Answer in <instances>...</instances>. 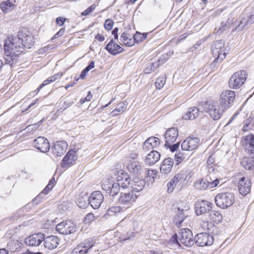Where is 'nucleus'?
Returning a JSON list of instances; mask_svg holds the SVG:
<instances>
[{
    "instance_id": "23",
    "label": "nucleus",
    "mask_w": 254,
    "mask_h": 254,
    "mask_svg": "<svg viewBox=\"0 0 254 254\" xmlns=\"http://www.w3.org/2000/svg\"><path fill=\"white\" fill-rule=\"evenodd\" d=\"M136 198L137 196L131 191L128 193L121 192L118 200L120 204L129 206L132 204Z\"/></svg>"
},
{
    "instance_id": "56",
    "label": "nucleus",
    "mask_w": 254,
    "mask_h": 254,
    "mask_svg": "<svg viewBox=\"0 0 254 254\" xmlns=\"http://www.w3.org/2000/svg\"><path fill=\"white\" fill-rule=\"evenodd\" d=\"M92 97V95L91 94L90 92L89 91L87 96L85 98H84V99H83L81 102L82 103H83L86 101H89L91 99Z\"/></svg>"
},
{
    "instance_id": "28",
    "label": "nucleus",
    "mask_w": 254,
    "mask_h": 254,
    "mask_svg": "<svg viewBox=\"0 0 254 254\" xmlns=\"http://www.w3.org/2000/svg\"><path fill=\"white\" fill-rule=\"evenodd\" d=\"M173 164L174 160L173 158L168 157L165 159L160 167L161 173L164 175L170 173L172 170Z\"/></svg>"
},
{
    "instance_id": "8",
    "label": "nucleus",
    "mask_w": 254,
    "mask_h": 254,
    "mask_svg": "<svg viewBox=\"0 0 254 254\" xmlns=\"http://www.w3.org/2000/svg\"><path fill=\"white\" fill-rule=\"evenodd\" d=\"M102 189L110 196H114L120 191L119 184L113 179H106L102 184Z\"/></svg>"
},
{
    "instance_id": "7",
    "label": "nucleus",
    "mask_w": 254,
    "mask_h": 254,
    "mask_svg": "<svg viewBox=\"0 0 254 254\" xmlns=\"http://www.w3.org/2000/svg\"><path fill=\"white\" fill-rule=\"evenodd\" d=\"M247 79V74L245 70L236 72L231 77L229 80L230 88L233 89L239 88L245 82Z\"/></svg>"
},
{
    "instance_id": "62",
    "label": "nucleus",
    "mask_w": 254,
    "mask_h": 254,
    "mask_svg": "<svg viewBox=\"0 0 254 254\" xmlns=\"http://www.w3.org/2000/svg\"><path fill=\"white\" fill-rule=\"evenodd\" d=\"M207 37H204L203 38H202L201 40L198 41L196 43V44L194 45V48H196L195 46H200L202 44V42L205 41L207 40Z\"/></svg>"
},
{
    "instance_id": "22",
    "label": "nucleus",
    "mask_w": 254,
    "mask_h": 254,
    "mask_svg": "<svg viewBox=\"0 0 254 254\" xmlns=\"http://www.w3.org/2000/svg\"><path fill=\"white\" fill-rule=\"evenodd\" d=\"M68 144L64 140L56 141L52 148L54 155L56 156H62L66 151Z\"/></svg>"
},
{
    "instance_id": "36",
    "label": "nucleus",
    "mask_w": 254,
    "mask_h": 254,
    "mask_svg": "<svg viewBox=\"0 0 254 254\" xmlns=\"http://www.w3.org/2000/svg\"><path fill=\"white\" fill-rule=\"evenodd\" d=\"M82 246L85 248L86 250H88L90 254H97V253H92V249L95 247L96 241L92 238H89L85 240L84 241L80 243Z\"/></svg>"
},
{
    "instance_id": "46",
    "label": "nucleus",
    "mask_w": 254,
    "mask_h": 254,
    "mask_svg": "<svg viewBox=\"0 0 254 254\" xmlns=\"http://www.w3.org/2000/svg\"><path fill=\"white\" fill-rule=\"evenodd\" d=\"M88 197L87 196H85V197L81 196L77 198L76 203L78 207L80 208L85 207L87 204V201H88Z\"/></svg>"
},
{
    "instance_id": "58",
    "label": "nucleus",
    "mask_w": 254,
    "mask_h": 254,
    "mask_svg": "<svg viewBox=\"0 0 254 254\" xmlns=\"http://www.w3.org/2000/svg\"><path fill=\"white\" fill-rule=\"evenodd\" d=\"M94 67V62L91 61L89 64L84 68L85 70L88 72L90 69Z\"/></svg>"
},
{
    "instance_id": "39",
    "label": "nucleus",
    "mask_w": 254,
    "mask_h": 254,
    "mask_svg": "<svg viewBox=\"0 0 254 254\" xmlns=\"http://www.w3.org/2000/svg\"><path fill=\"white\" fill-rule=\"evenodd\" d=\"M121 40L123 44L127 47H131L134 44V40L133 38H129L128 33H123L121 35Z\"/></svg>"
},
{
    "instance_id": "16",
    "label": "nucleus",
    "mask_w": 254,
    "mask_h": 254,
    "mask_svg": "<svg viewBox=\"0 0 254 254\" xmlns=\"http://www.w3.org/2000/svg\"><path fill=\"white\" fill-rule=\"evenodd\" d=\"M177 210L174 218V222L176 225L179 226L188 216L190 213V206L188 205H185L183 207L179 206Z\"/></svg>"
},
{
    "instance_id": "35",
    "label": "nucleus",
    "mask_w": 254,
    "mask_h": 254,
    "mask_svg": "<svg viewBox=\"0 0 254 254\" xmlns=\"http://www.w3.org/2000/svg\"><path fill=\"white\" fill-rule=\"evenodd\" d=\"M183 179V176L180 173L176 174L167 184L168 192H173L174 188L179 181Z\"/></svg>"
},
{
    "instance_id": "43",
    "label": "nucleus",
    "mask_w": 254,
    "mask_h": 254,
    "mask_svg": "<svg viewBox=\"0 0 254 254\" xmlns=\"http://www.w3.org/2000/svg\"><path fill=\"white\" fill-rule=\"evenodd\" d=\"M121 210L120 206H112L108 209L106 215L110 216H116L121 212Z\"/></svg>"
},
{
    "instance_id": "41",
    "label": "nucleus",
    "mask_w": 254,
    "mask_h": 254,
    "mask_svg": "<svg viewBox=\"0 0 254 254\" xmlns=\"http://www.w3.org/2000/svg\"><path fill=\"white\" fill-rule=\"evenodd\" d=\"M159 66L158 62L155 63H149L146 65V67L144 69L145 74H149L154 71Z\"/></svg>"
},
{
    "instance_id": "57",
    "label": "nucleus",
    "mask_w": 254,
    "mask_h": 254,
    "mask_svg": "<svg viewBox=\"0 0 254 254\" xmlns=\"http://www.w3.org/2000/svg\"><path fill=\"white\" fill-rule=\"evenodd\" d=\"M65 19L63 17H58L56 19V23L60 26H62L64 22Z\"/></svg>"
},
{
    "instance_id": "21",
    "label": "nucleus",
    "mask_w": 254,
    "mask_h": 254,
    "mask_svg": "<svg viewBox=\"0 0 254 254\" xmlns=\"http://www.w3.org/2000/svg\"><path fill=\"white\" fill-rule=\"evenodd\" d=\"M199 142L197 137H189L182 142L181 148L183 150L191 151L197 147Z\"/></svg>"
},
{
    "instance_id": "26",
    "label": "nucleus",
    "mask_w": 254,
    "mask_h": 254,
    "mask_svg": "<svg viewBox=\"0 0 254 254\" xmlns=\"http://www.w3.org/2000/svg\"><path fill=\"white\" fill-rule=\"evenodd\" d=\"M105 49L110 54L113 55L119 54L124 50V49L116 43L113 39L107 44Z\"/></svg>"
},
{
    "instance_id": "1",
    "label": "nucleus",
    "mask_w": 254,
    "mask_h": 254,
    "mask_svg": "<svg viewBox=\"0 0 254 254\" xmlns=\"http://www.w3.org/2000/svg\"><path fill=\"white\" fill-rule=\"evenodd\" d=\"M35 43V39L31 33H17L16 35L7 37L4 45L5 64L11 67L16 64L24 47L30 48Z\"/></svg>"
},
{
    "instance_id": "19",
    "label": "nucleus",
    "mask_w": 254,
    "mask_h": 254,
    "mask_svg": "<svg viewBox=\"0 0 254 254\" xmlns=\"http://www.w3.org/2000/svg\"><path fill=\"white\" fill-rule=\"evenodd\" d=\"M243 146L248 155L254 157V135L250 134L243 137Z\"/></svg>"
},
{
    "instance_id": "44",
    "label": "nucleus",
    "mask_w": 254,
    "mask_h": 254,
    "mask_svg": "<svg viewBox=\"0 0 254 254\" xmlns=\"http://www.w3.org/2000/svg\"><path fill=\"white\" fill-rule=\"evenodd\" d=\"M147 33H135L133 36L134 42L139 43L146 39Z\"/></svg>"
},
{
    "instance_id": "17",
    "label": "nucleus",
    "mask_w": 254,
    "mask_h": 254,
    "mask_svg": "<svg viewBox=\"0 0 254 254\" xmlns=\"http://www.w3.org/2000/svg\"><path fill=\"white\" fill-rule=\"evenodd\" d=\"M212 204L207 200L197 201L195 203V211L197 215L205 214L211 211Z\"/></svg>"
},
{
    "instance_id": "47",
    "label": "nucleus",
    "mask_w": 254,
    "mask_h": 254,
    "mask_svg": "<svg viewBox=\"0 0 254 254\" xmlns=\"http://www.w3.org/2000/svg\"><path fill=\"white\" fill-rule=\"evenodd\" d=\"M13 5L9 1H6L2 3L0 5V7L2 10L4 12H8V10L11 8Z\"/></svg>"
},
{
    "instance_id": "59",
    "label": "nucleus",
    "mask_w": 254,
    "mask_h": 254,
    "mask_svg": "<svg viewBox=\"0 0 254 254\" xmlns=\"http://www.w3.org/2000/svg\"><path fill=\"white\" fill-rule=\"evenodd\" d=\"M62 73L61 72L57 73L55 74H54L53 76L50 77L51 78H52V80L53 82L57 80V79L60 78L62 76Z\"/></svg>"
},
{
    "instance_id": "4",
    "label": "nucleus",
    "mask_w": 254,
    "mask_h": 254,
    "mask_svg": "<svg viewBox=\"0 0 254 254\" xmlns=\"http://www.w3.org/2000/svg\"><path fill=\"white\" fill-rule=\"evenodd\" d=\"M219 182L220 180L218 179L213 180L210 174L206 176L205 178L197 180L194 183V187L198 190H205L217 187Z\"/></svg>"
},
{
    "instance_id": "29",
    "label": "nucleus",
    "mask_w": 254,
    "mask_h": 254,
    "mask_svg": "<svg viewBox=\"0 0 254 254\" xmlns=\"http://www.w3.org/2000/svg\"><path fill=\"white\" fill-rule=\"evenodd\" d=\"M160 156L159 152L152 150L147 155L145 159V163L149 166L153 165L159 160Z\"/></svg>"
},
{
    "instance_id": "64",
    "label": "nucleus",
    "mask_w": 254,
    "mask_h": 254,
    "mask_svg": "<svg viewBox=\"0 0 254 254\" xmlns=\"http://www.w3.org/2000/svg\"><path fill=\"white\" fill-rule=\"evenodd\" d=\"M138 155L136 154H130L129 158L131 159V160H136Z\"/></svg>"
},
{
    "instance_id": "45",
    "label": "nucleus",
    "mask_w": 254,
    "mask_h": 254,
    "mask_svg": "<svg viewBox=\"0 0 254 254\" xmlns=\"http://www.w3.org/2000/svg\"><path fill=\"white\" fill-rule=\"evenodd\" d=\"M166 83V77L160 76L157 78L155 82V86L156 88L161 89L163 88Z\"/></svg>"
},
{
    "instance_id": "55",
    "label": "nucleus",
    "mask_w": 254,
    "mask_h": 254,
    "mask_svg": "<svg viewBox=\"0 0 254 254\" xmlns=\"http://www.w3.org/2000/svg\"><path fill=\"white\" fill-rule=\"evenodd\" d=\"M88 72L85 70V69H84L81 72V74L80 75V76L79 77H75V80L76 81H77L79 78H81V79H84L86 76V73H87Z\"/></svg>"
},
{
    "instance_id": "24",
    "label": "nucleus",
    "mask_w": 254,
    "mask_h": 254,
    "mask_svg": "<svg viewBox=\"0 0 254 254\" xmlns=\"http://www.w3.org/2000/svg\"><path fill=\"white\" fill-rule=\"evenodd\" d=\"M238 187L240 193L243 196H246L250 192L251 190V181L249 180H246V178L243 177L239 180Z\"/></svg>"
},
{
    "instance_id": "15",
    "label": "nucleus",
    "mask_w": 254,
    "mask_h": 254,
    "mask_svg": "<svg viewBox=\"0 0 254 254\" xmlns=\"http://www.w3.org/2000/svg\"><path fill=\"white\" fill-rule=\"evenodd\" d=\"M104 200V196L100 191L92 192L88 197V201L94 209L99 208Z\"/></svg>"
},
{
    "instance_id": "10",
    "label": "nucleus",
    "mask_w": 254,
    "mask_h": 254,
    "mask_svg": "<svg viewBox=\"0 0 254 254\" xmlns=\"http://www.w3.org/2000/svg\"><path fill=\"white\" fill-rule=\"evenodd\" d=\"M224 47V42L222 40L216 41L212 47V53L214 57H216L214 63L221 62L225 58L226 53L223 52L222 48Z\"/></svg>"
},
{
    "instance_id": "51",
    "label": "nucleus",
    "mask_w": 254,
    "mask_h": 254,
    "mask_svg": "<svg viewBox=\"0 0 254 254\" xmlns=\"http://www.w3.org/2000/svg\"><path fill=\"white\" fill-rule=\"evenodd\" d=\"M95 216L93 214L89 213L87 214L84 219V222L85 224L90 223L94 220Z\"/></svg>"
},
{
    "instance_id": "6",
    "label": "nucleus",
    "mask_w": 254,
    "mask_h": 254,
    "mask_svg": "<svg viewBox=\"0 0 254 254\" xmlns=\"http://www.w3.org/2000/svg\"><path fill=\"white\" fill-rule=\"evenodd\" d=\"M56 183L55 178L53 177L50 181L46 187L33 200V201L28 203L22 208L23 211L25 209L30 208L34 205L38 204L42 199L45 198V195L48 194L52 190Z\"/></svg>"
},
{
    "instance_id": "61",
    "label": "nucleus",
    "mask_w": 254,
    "mask_h": 254,
    "mask_svg": "<svg viewBox=\"0 0 254 254\" xmlns=\"http://www.w3.org/2000/svg\"><path fill=\"white\" fill-rule=\"evenodd\" d=\"M52 82H53V81L52 80V78H51L50 77H49L48 78H47L46 80H45L43 82V83L42 84H41V85H43V87H44V86H45Z\"/></svg>"
},
{
    "instance_id": "34",
    "label": "nucleus",
    "mask_w": 254,
    "mask_h": 254,
    "mask_svg": "<svg viewBox=\"0 0 254 254\" xmlns=\"http://www.w3.org/2000/svg\"><path fill=\"white\" fill-rule=\"evenodd\" d=\"M241 163L246 170H254V157H245L243 158Z\"/></svg>"
},
{
    "instance_id": "53",
    "label": "nucleus",
    "mask_w": 254,
    "mask_h": 254,
    "mask_svg": "<svg viewBox=\"0 0 254 254\" xmlns=\"http://www.w3.org/2000/svg\"><path fill=\"white\" fill-rule=\"evenodd\" d=\"M219 30L222 31L230 30V27L229 26V24H227L226 23H222L221 26L219 28Z\"/></svg>"
},
{
    "instance_id": "52",
    "label": "nucleus",
    "mask_w": 254,
    "mask_h": 254,
    "mask_svg": "<svg viewBox=\"0 0 254 254\" xmlns=\"http://www.w3.org/2000/svg\"><path fill=\"white\" fill-rule=\"evenodd\" d=\"M96 5L95 4H92L90 7L87 8L85 10L82 12V15L83 16H86L88 15L89 13L92 12L94 9L95 8Z\"/></svg>"
},
{
    "instance_id": "49",
    "label": "nucleus",
    "mask_w": 254,
    "mask_h": 254,
    "mask_svg": "<svg viewBox=\"0 0 254 254\" xmlns=\"http://www.w3.org/2000/svg\"><path fill=\"white\" fill-rule=\"evenodd\" d=\"M114 24V22L113 20L111 19H107L104 22V27L107 31H110L113 28Z\"/></svg>"
},
{
    "instance_id": "25",
    "label": "nucleus",
    "mask_w": 254,
    "mask_h": 254,
    "mask_svg": "<svg viewBox=\"0 0 254 254\" xmlns=\"http://www.w3.org/2000/svg\"><path fill=\"white\" fill-rule=\"evenodd\" d=\"M116 182L123 189L129 188L130 184V178L127 173L124 171L120 170L118 173Z\"/></svg>"
},
{
    "instance_id": "5",
    "label": "nucleus",
    "mask_w": 254,
    "mask_h": 254,
    "mask_svg": "<svg viewBox=\"0 0 254 254\" xmlns=\"http://www.w3.org/2000/svg\"><path fill=\"white\" fill-rule=\"evenodd\" d=\"M234 196L231 192L218 193L215 198V201L217 206L222 209H226L231 206L234 203Z\"/></svg>"
},
{
    "instance_id": "13",
    "label": "nucleus",
    "mask_w": 254,
    "mask_h": 254,
    "mask_svg": "<svg viewBox=\"0 0 254 254\" xmlns=\"http://www.w3.org/2000/svg\"><path fill=\"white\" fill-rule=\"evenodd\" d=\"M213 242V236L206 233L197 234L194 238V243L199 247L211 246Z\"/></svg>"
},
{
    "instance_id": "14",
    "label": "nucleus",
    "mask_w": 254,
    "mask_h": 254,
    "mask_svg": "<svg viewBox=\"0 0 254 254\" xmlns=\"http://www.w3.org/2000/svg\"><path fill=\"white\" fill-rule=\"evenodd\" d=\"M77 159L76 152L73 150H69L63 159L61 166L63 169H67L74 164Z\"/></svg>"
},
{
    "instance_id": "2",
    "label": "nucleus",
    "mask_w": 254,
    "mask_h": 254,
    "mask_svg": "<svg viewBox=\"0 0 254 254\" xmlns=\"http://www.w3.org/2000/svg\"><path fill=\"white\" fill-rule=\"evenodd\" d=\"M203 108L208 113L210 117L214 120H219L223 113L226 110L221 107L220 104L216 101L209 100L203 105Z\"/></svg>"
},
{
    "instance_id": "48",
    "label": "nucleus",
    "mask_w": 254,
    "mask_h": 254,
    "mask_svg": "<svg viewBox=\"0 0 254 254\" xmlns=\"http://www.w3.org/2000/svg\"><path fill=\"white\" fill-rule=\"evenodd\" d=\"M7 245L9 247L10 250L13 252L17 251L20 247L17 242L12 240L8 243Z\"/></svg>"
},
{
    "instance_id": "63",
    "label": "nucleus",
    "mask_w": 254,
    "mask_h": 254,
    "mask_svg": "<svg viewBox=\"0 0 254 254\" xmlns=\"http://www.w3.org/2000/svg\"><path fill=\"white\" fill-rule=\"evenodd\" d=\"M187 33H185L182 36H180L177 40V43L180 42L184 40H185L186 37L188 36V35L186 34Z\"/></svg>"
},
{
    "instance_id": "12",
    "label": "nucleus",
    "mask_w": 254,
    "mask_h": 254,
    "mask_svg": "<svg viewBox=\"0 0 254 254\" xmlns=\"http://www.w3.org/2000/svg\"><path fill=\"white\" fill-rule=\"evenodd\" d=\"M56 230L60 234L68 235L76 231L75 224L70 220H66L59 223L56 227Z\"/></svg>"
},
{
    "instance_id": "37",
    "label": "nucleus",
    "mask_w": 254,
    "mask_h": 254,
    "mask_svg": "<svg viewBox=\"0 0 254 254\" xmlns=\"http://www.w3.org/2000/svg\"><path fill=\"white\" fill-rule=\"evenodd\" d=\"M254 23V12L248 16L247 18H243L238 25V30H243L244 27L248 24H252Z\"/></svg>"
},
{
    "instance_id": "31",
    "label": "nucleus",
    "mask_w": 254,
    "mask_h": 254,
    "mask_svg": "<svg viewBox=\"0 0 254 254\" xmlns=\"http://www.w3.org/2000/svg\"><path fill=\"white\" fill-rule=\"evenodd\" d=\"M160 144L159 138L151 136L145 140L143 145V148L145 150H149L150 149L156 148Z\"/></svg>"
},
{
    "instance_id": "18",
    "label": "nucleus",
    "mask_w": 254,
    "mask_h": 254,
    "mask_svg": "<svg viewBox=\"0 0 254 254\" xmlns=\"http://www.w3.org/2000/svg\"><path fill=\"white\" fill-rule=\"evenodd\" d=\"M33 145L43 153L48 152L50 148L49 140L43 136H39L35 139L33 142Z\"/></svg>"
},
{
    "instance_id": "32",
    "label": "nucleus",
    "mask_w": 254,
    "mask_h": 254,
    "mask_svg": "<svg viewBox=\"0 0 254 254\" xmlns=\"http://www.w3.org/2000/svg\"><path fill=\"white\" fill-rule=\"evenodd\" d=\"M145 182L142 180H140L137 178H134L130 182L129 187L131 189L132 192H139L142 190L145 186Z\"/></svg>"
},
{
    "instance_id": "54",
    "label": "nucleus",
    "mask_w": 254,
    "mask_h": 254,
    "mask_svg": "<svg viewBox=\"0 0 254 254\" xmlns=\"http://www.w3.org/2000/svg\"><path fill=\"white\" fill-rule=\"evenodd\" d=\"M178 238H179V236L178 237L177 235L175 234L171 237L170 241L173 244H176L178 245L179 246H180V244L178 240Z\"/></svg>"
},
{
    "instance_id": "11",
    "label": "nucleus",
    "mask_w": 254,
    "mask_h": 254,
    "mask_svg": "<svg viewBox=\"0 0 254 254\" xmlns=\"http://www.w3.org/2000/svg\"><path fill=\"white\" fill-rule=\"evenodd\" d=\"M179 239L180 242L187 247H191L194 244L191 231L188 228L182 229L179 234Z\"/></svg>"
},
{
    "instance_id": "42",
    "label": "nucleus",
    "mask_w": 254,
    "mask_h": 254,
    "mask_svg": "<svg viewBox=\"0 0 254 254\" xmlns=\"http://www.w3.org/2000/svg\"><path fill=\"white\" fill-rule=\"evenodd\" d=\"M88 253L90 254L88 250H86L80 243L73 250L71 253L72 254H87Z\"/></svg>"
},
{
    "instance_id": "9",
    "label": "nucleus",
    "mask_w": 254,
    "mask_h": 254,
    "mask_svg": "<svg viewBox=\"0 0 254 254\" xmlns=\"http://www.w3.org/2000/svg\"><path fill=\"white\" fill-rule=\"evenodd\" d=\"M235 93L232 90H226L221 93L220 95V104L221 107L226 110L230 108L235 99Z\"/></svg>"
},
{
    "instance_id": "3",
    "label": "nucleus",
    "mask_w": 254,
    "mask_h": 254,
    "mask_svg": "<svg viewBox=\"0 0 254 254\" xmlns=\"http://www.w3.org/2000/svg\"><path fill=\"white\" fill-rule=\"evenodd\" d=\"M178 136V130L176 127H172L168 129L164 134L165 143L164 147L166 148H169L172 152L176 151L179 146L180 142L172 144L177 139Z\"/></svg>"
},
{
    "instance_id": "38",
    "label": "nucleus",
    "mask_w": 254,
    "mask_h": 254,
    "mask_svg": "<svg viewBox=\"0 0 254 254\" xmlns=\"http://www.w3.org/2000/svg\"><path fill=\"white\" fill-rule=\"evenodd\" d=\"M209 217L210 220L216 223H219L222 220L221 214L217 211H211L209 214Z\"/></svg>"
},
{
    "instance_id": "33",
    "label": "nucleus",
    "mask_w": 254,
    "mask_h": 254,
    "mask_svg": "<svg viewBox=\"0 0 254 254\" xmlns=\"http://www.w3.org/2000/svg\"><path fill=\"white\" fill-rule=\"evenodd\" d=\"M127 168L128 170L133 174H138L141 170L140 163L137 160H129Z\"/></svg>"
},
{
    "instance_id": "27",
    "label": "nucleus",
    "mask_w": 254,
    "mask_h": 254,
    "mask_svg": "<svg viewBox=\"0 0 254 254\" xmlns=\"http://www.w3.org/2000/svg\"><path fill=\"white\" fill-rule=\"evenodd\" d=\"M44 246L45 248L49 250H53L57 247L59 245L58 238L54 235H51L45 238L43 240Z\"/></svg>"
},
{
    "instance_id": "60",
    "label": "nucleus",
    "mask_w": 254,
    "mask_h": 254,
    "mask_svg": "<svg viewBox=\"0 0 254 254\" xmlns=\"http://www.w3.org/2000/svg\"><path fill=\"white\" fill-rule=\"evenodd\" d=\"M95 38L96 40L100 42H102L105 40L104 36L99 33L95 36Z\"/></svg>"
},
{
    "instance_id": "40",
    "label": "nucleus",
    "mask_w": 254,
    "mask_h": 254,
    "mask_svg": "<svg viewBox=\"0 0 254 254\" xmlns=\"http://www.w3.org/2000/svg\"><path fill=\"white\" fill-rule=\"evenodd\" d=\"M127 107V103L123 101L117 106L116 108L112 111L113 116H117L119 113H123L126 109Z\"/></svg>"
},
{
    "instance_id": "30",
    "label": "nucleus",
    "mask_w": 254,
    "mask_h": 254,
    "mask_svg": "<svg viewBox=\"0 0 254 254\" xmlns=\"http://www.w3.org/2000/svg\"><path fill=\"white\" fill-rule=\"evenodd\" d=\"M201 113L199 109L195 107H190L186 113L182 117L183 119L186 120H193L197 118L200 113Z\"/></svg>"
},
{
    "instance_id": "50",
    "label": "nucleus",
    "mask_w": 254,
    "mask_h": 254,
    "mask_svg": "<svg viewBox=\"0 0 254 254\" xmlns=\"http://www.w3.org/2000/svg\"><path fill=\"white\" fill-rule=\"evenodd\" d=\"M185 158V156L184 154L181 152H179L175 155V160L176 162L177 165L182 162Z\"/></svg>"
},
{
    "instance_id": "20",
    "label": "nucleus",
    "mask_w": 254,
    "mask_h": 254,
    "mask_svg": "<svg viewBox=\"0 0 254 254\" xmlns=\"http://www.w3.org/2000/svg\"><path fill=\"white\" fill-rule=\"evenodd\" d=\"M44 239V234L41 233L34 234L25 239V243L27 246L37 247L41 244Z\"/></svg>"
}]
</instances>
